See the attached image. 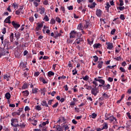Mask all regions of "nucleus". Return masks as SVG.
<instances>
[{
  "instance_id": "nucleus-34",
  "label": "nucleus",
  "mask_w": 131,
  "mask_h": 131,
  "mask_svg": "<svg viewBox=\"0 0 131 131\" xmlns=\"http://www.w3.org/2000/svg\"><path fill=\"white\" fill-rule=\"evenodd\" d=\"M28 88V85L27 84H24L21 87L22 90H26Z\"/></svg>"
},
{
  "instance_id": "nucleus-18",
  "label": "nucleus",
  "mask_w": 131,
  "mask_h": 131,
  "mask_svg": "<svg viewBox=\"0 0 131 131\" xmlns=\"http://www.w3.org/2000/svg\"><path fill=\"white\" fill-rule=\"evenodd\" d=\"M110 88H111V86L110 85V84H107L106 85H104L103 86V90H109V89H110Z\"/></svg>"
},
{
  "instance_id": "nucleus-26",
  "label": "nucleus",
  "mask_w": 131,
  "mask_h": 131,
  "mask_svg": "<svg viewBox=\"0 0 131 131\" xmlns=\"http://www.w3.org/2000/svg\"><path fill=\"white\" fill-rule=\"evenodd\" d=\"M48 75L49 77H51V76H53L55 75V73L53 72L52 71H49L48 73Z\"/></svg>"
},
{
  "instance_id": "nucleus-17",
  "label": "nucleus",
  "mask_w": 131,
  "mask_h": 131,
  "mask_svg": "<svg viewBox=\"0 0 131 131\" xmlns=\"http://www.w3.org/2000/svg\"><path fill=\"white\" fill-rule=\"evenodd\" d=\"M41 104L42 106H45V107H49V104L47 103L46 100H43L41 102Z\"/></svg>"
},
{
  "instance_id": "nucleus-51",
  "label": "nucleus",
  "mask_w": 131,
  "mask_h": 131,
  "mask_svg": "<svg viewBox=\"0 0 131 131\" xmlns=\"http://www.w3.org/2000/svg\"><path fill=\"white\" fill-rule=\"evenodd\" d=\"M26 64L27 63H20V65H21V67L22 68H26L27 66H26Z\"/></svg>"
},
{
  "instance_id": "nucleus-35",
  "label": "nucleus",
  "mask_w": 131,
  "mask_h": 131,
  "mask_svg": "<svg viewBox=\"0 0 131 131\" xmlns=\"http://www.w3.org/2000/svg\"><path fill=\"white\" fill-rule=\"evenodd\" d=\"M10 41H12L14 40V33H11L10 35Z\"/></svg>"
},
{
  "instance_id": "nucleus-10",
  "label": "nucleus",
  "mask_w": 131,
  "mask_h": 131,
  "mask_svg": "<svg viewBox=\"0 0 131 131\" xmlns=\"http://www.w3.org/2000/svg\"><path fill=\"white\" fill-rule=\"evenodd\" d=\"M75 42L77 43V45H79L80 42H83V38H79L76 39Z\"/></svg>"
},
{
  "instance_id": "nucleus-32",
  "label": "nucleus",
  "mask_w": 131,
  "mask_h": 131,
  "mask_svg": "<svg viewBox=\"0 0 131 131\" xmlns=\"http://www.w3.org/2000/svg\"><path fill=\"white\" fill-rule=\"evenodd\" d=\"M102 98L103 99H108V98H109V96H108V94H106V93H104L102 94Z\"/></svg>"
},
{
  "instance_id": "nucleus-15",
  "label": "nucleus",
  "mask_w": 131,
  "mask_h": 131,
  "mask_svg": "<svg viewBox=\"0 0 131 131\" xmlns=\"http://www.w3.org/2000/svg\"><path fill=\"white\" fill-rule=\"evenodd\" d=\"M43 26V24L41 23L40 24L37 25V26L36 28V30H37V31H38V30H39L40 28H42Z\"/></svg>"
},
{
  "instance_id": "nucleus-11",
  "label": "nucleus",
  "mask_w": 131,
  "mask_h": 131,
  "mask_svg": "<svg viewBox=\"0 0 131 131\" xmlns=\"http://www.w3.org/2000/svg\"><path fill=\"white\" fill-rule=\"evenodd\" d=\"M98 64L97 66V68H99V69H101L102 68V67L103 66V64H104V61H99L98 62Z\"/></svg>"
},
{
  "instance_id": "nucleus-46",
  "label": "nucleus",
  "mask_w": 131,
  "mask_h": 131,
  "mask_svg": "<svg viewBox=\"0 0 131 131\" xmlns=\"http://www.w3.org/2000/svg\"><path fill=\"white\" fill-rule=\"evenodd\" d=\"M117 9L118 10H120V11H123V10H124L125 8H124V6L118 7H117Z\"/></svg>"
},
{
  "instance_id": "nucleus-22",
  "label": "nucleus",
  "mask_w": 131,
  "mask_h": 131,
  "mask_svg": "<svg viewBox=\"0 0 131 131\" xmlns=\"http://www.w3.org/2000/svg\"><path fill=\"white\" fill-rule=\"evenodd\" d=\"M40 91H41V95H43V96H45V95H46V92H47V89H46V88H44L42 89H40Z\"/></svg>"
},
{
  "instance_id": "nucleus-9",
  "label": "nucleus",
  "mask_w": 131,
  "mask_h": 131,
  "mask_svg": "<svg viewBox=\"0 0 131 131\" xmlns=\"http://www.w3.org/2000/svg\"><path fill=\"white\" fill-rule=\"evenodd\" d=\"M12 18V16H9L8 17H7L5 20H4V22L5 23H8V24H11V18Z\"/></svg>"
},
{
  "instance_id": "nucleus-21",
  "label": "nucleus",
  "mask_w": 131,
  "mask_h": 131,
  "mask_svg": "<svg viewBox=\"0 0 131 131\" xmlns=\"http://www.w3.org/2000/svg\"><path fill=\"white\" fill-rule=\"evenodd\" d=\"M22 93L25 97H27L29 95V91H28V90H26L25 91H23Z\"/></svg>"
},
{
  "instance_id": "nucleus-54",
  "label": "nucleus",
  "mask_w": 131,
  "mask_h": 131,
  "mask_svg": "<svg viewBox=\"0 0 131 131\" xmlns=\"http://www.w3.org/2000/svg\"><path fill=\"white\" fill-rule=\"evenodd\" d=\"M116 31V29H113L111 32V34H112V35H113L114 34V33H115V32Z\"/></svg>"
},
{
  "instance_id": "nucleus-64",
  "label": "nucleus",
  "mask_w": 131,
  "mask_h": 131,
  "mask_svg": "<svg viewBox=\"0 0 131 131\" xmlns=\"http://www.w3.org/2000/svg\"><path fill=\"white\" fill-rule=\"evenodd\" d=\"M127 116H128V118L129 119H131V115L130 113L129 112L127 113L126 114Z\"/></svg>"
},
{
  "instance_id": "nucleus-53",
  "label": "nucleus",
  "mask_w": 131,
  "mask_h": 131,
  "mask_svg": "<svg viewBox=\"0 0 131 131\" xmlns=\"http://www.w3.org/2000/svg\"><path fill=\"white\" fill-rule=\"evenodd\" d=\"M119 2H120L119 6L120 7H122V6L124 5V4H123V0H119Z\"/></svg>"
},
{
  "instance_id": "nucleus-63",
  "label": "nucleus",
  "mask_w": 131,
  "mask_h": 131,
  "mask_svg": "<svg viewBox=\"0 0 131 131\" xmlns=\"http://www.w3.org/2000/svg\"><path fill=\"white\" fill-rule=\"evenodd\" d=\"M38 75H39V72H35V73L34 74V76H35L36 77L38 76Z\"/></svg>"
},
{
  "instance_id": "nucleus-33",
  "label": "nucleus",
  "mask_w": 131,
  "mask_h": 131,
  "mask_svg": "<svg viewBox=\"0 0 131 131\" xmlns=\"http://www.w3.org/2000/svg\"><path fill=\"white\" fill-rule=\"evenodd\" d=\"M55 23L56 20H55V19L52 18L50 20V24H51V25H54V24H55Z\"/></svg>"
},
{
  "instance_id": "nucleus-38",
  "label": "nucleus",
  "mask_w": 131,
  "mask_h": 131,
  "mask_svg": "<svg viewBox=\"0 0 131 131\" xmlns=\"http://www.w3.org/2000/svg\"><path fill=\"white\" fill-rule=\"evenodd\" d=\"M38 89L37 88H34L32 89V94H36Z\"/></svg>"
},
{
  "instance_id": "nucleus-8",
  "label": "nucleus",
  "mask_w": 131,
  "mask_h": 131,
  "mask_svg": "<svg viewBox=\"0 0 131 131\" xmlns=\"http://www.w3.org/2000/svg\"><path fill=\"white\" fill-rule=\"evenodd\" d=\"M106 45L107 46V50H112V49H113V43L108 42L106 43Z\"/></svg>"
},
{
  "instance_id": "nucleus-23",
  "label": "nucleus",
  "mask_w": 131,
  "mask_h": 131,
  "mask_svg": "<svg viewBox=\"0 0 131 131\" xmlns=\"http://www.w3.org/2000/svg\"><path fill=\"white\" fill-rule=\"evenodd\" d=\"M96 6H97V4H96L95 2H94L92 3V4L91 5V6H90V5H89L88 7L89 8H90V9H94V8H95V7H96Z\"/></svg>"
},
{
  "instance_id": "nucleus-16",
  "label": "nucleus",
  "mask_w": 131,
  "mask_h": 131,
  "mask_svg": "<svg viewBox=\"0 0 131 131\" xmlns=\"http://www.w3.org/2000/svg\"><path fill=\"white\" fill-rule=\"evenodd\" d=\"M110 115H111V114L110 113H106L105 114V120H109V118H110Z\"/></svg>"
},
{
  "instance_id": "nucleus-47",
  "label": "nucleus",
  "mask_w": 131,
  "mask_h": 131,
  "mask_svg": "<svg viewBox=\"0 0 131 131\" xmlns=\"http://www.w3.org/2000/svg\"><path fill=\"white\" fill-rule=\"evenodd\" d=\"M61 33H57V34H55L54 38H55V39H57V38H58V37H59V36H61Z\"/></svg>"
},
{
  "instance_id": "nucleus-57",
  "label": "nucleus",
  "mask_w": 131,
  "mask_h": 131,
  "mask_svg": "<svg viewBox=\"0 0 131 131\" xmlns=\"http://www.w3.org/2000/svg\"><path fill=\"white\" fill-rule=\"evenodd\" d=\"M43 4L45 6H47V5H49V1L48 0H45V1H43Z\"/></svg>"
},
{
  "instance_id": "nucleus-45",
  "label": "nucleus",
  "mask_w": 131,
  "mask_h": 131,
  "mask_svg": "<svg viewBox=\"0 0 131 131\" xmlns=\"http://www.w3.org/2000/svg\"><path fill=\"white\" fill-rule=\"evenodd\" d=\"M93 58H94V62H98V60H99V57H98L97 55L94 56Z\"/></svg>"
},
{
  "instance_id": "nucleus-5",
  "label": "nucleus",
  "mask_w": 131,
  "mask_h": 131,
  "mask_svg": "<svg viewBox=\"0 0 131 131\" xmlns=\"http://www.w3.org/2000/svg\"><path fill=\"white\" fill-rule=\"evenodd\" d=\"M94 80H95V81H99V82H100V83H101V84L104 85H105V80L102 79H97V78H95Z\"/></svg>"
},
{
  "instance_id": "nucleus-44",
  "label": "nucleus",
  "mask_w": 131,
  "mask_h": 131,
  "mask_svg": "<svg viewBox=\"0 0 131 131\" xmlns=\"http://www.w3.org/2000/svg\"><path fill=\"white\" fill-rule=\"evenodd\" d=\"M44 20H45V21H46V22H48V21L50 20V18H49V17L48 16V15H45V16L44 17Z\"/></svg>"
},
{
  "instance_id": "nucleus-4",
  "label": "nucleus",
  "mask_w": 131,
  "mask_h": 131,
  "mask_svg": "<svg viewBox=\"0 0 131 131\" xmlns=\"http://www.w3.org/2000/svg\"><path fill=\"white\" fill-rule=\"evenodd\" d=\"M77 34V32L74 31H72L71 32V33H70V38H75V35H76Z\"/></svg>"
},
{
  "instance_id": "nucleus-58",
  "label": "nucleus",
  "mask_w": 131,
  "mask_h": 131,
  "mask_svg": "<svg viewBox=\"0 0 131 131\" xmlns=\"http://www.w3.org/2000/svg\"><path fill=\"white\" fill-rule=\"evenodd\" d=\"M6 32H7V30H6V28H3V29L2 30V33L3 34H6Z\"/></svg>"
},
{
  "instance_id": "nucleus-29",
  "label": "nucleus",
  "mask_w": 131,
  "mask_h": 131,
  "mask_svg": "<svg viewBox=\"0 0 131 131\" xmlns=\"http://www.w3.org/2000/svg\"><path fill=\"white\" fill-rule=\"evenodd\" d=\"M4 79H6L7 81H9L10 80L9 79V77H10V76H8V74H5L3 76Z\"/></svg>"
},
{
  "instance_id": "nucleus-2",
  "label": "nucleus",
  "mask_w": 131,
  "mask_h": 131,
  "mask_svg": "<svg viewBox=\"0 0 131 131\" xmlns=\"http://www.w3.org/2000/svg\"><path fill=\"white\" fill-rule=\"evenodd\" d=\"M91 94L95 96H97L99 94V89L95 87L93 88L91 90Z\"/></svg>"
},
{
  "instance_id": "nucleus-50",
  "label": "nucleus",
  "mask_w": 131,
  "mask_h": 131,
  "mask_svg": "<svg viewBox=\"0 0 131 131\" xmlns=\"http://www.w3.org/2000/svg\"><path fill=\"white\" fill-rule=\"evenodd\" d=\"M19 126H20V127H21L22 128H24V127H25V124H24V123H19V124H18V127Z\"/></svg>"
},
{
  "instance_id": "nucleus-39",
  "label": "nucleus",
  "mask_w": 131,
  "mask_h": 131,
  "mask_svg": "<svg viewBox=\"0 0 131 131\" xmlns=\"http://www.w3.org/2000/svg\"><path fill=\"white\" fill-rule=\"evenodd\" d=\"M35 109L37 111H40V110H41V107H40V106H39V105H36L35 106Z\"/></svg>"
},
{
  "instance_id": "nucleus-7",
  "label": "nucleus",
  "mask_w": 131,
  "mask_h": 131,
  "mask_svg": "<svg viewBox=\"0 0 131 131\" xmlns=\"http://www.w3.org/2000/svg\"><path fill=\"white\" fill-rule=\"evenodd\" d=\"M12 25L14 27V28H19L20 27V25L19 24H18L17 23H15V21H12L11 22Z\"/></svg>"
},
{
  "instance_id": "nucleus-37",
  "label": "nucleus",
  "mask_w": 131,
  "mask_h": 131,
  "mask_svg": "<svg viewBox=\"0 0 131 131\" xmlns=\"http://www.w3.org/2000/svg\"><path fill=\"white\" fill-rule=\"evenodd\" d=\"M89 78H90V77H89V76L88 75H86L85 76V77H82V79H83V80H85V81L89 80Z\"/></svg>"
},
{
  "instance_id": "nucleus-30",
  "label": "nucleus",
  "mask_w": 131,
  "mask_h": 131,
  "mask_svg": "<svg viewBox=\"0 0 131 131\" xmlns=\"http://www.w3.org/2000/svg\"><path fill=\"white\" fill-rule=\"evenodd\" d=\"M100 46H101V44H100V43H95L93 45V48L94 49H98L99 48V47H100Z\"/></svg>"
},
{
  "instance_id": "nucleus-40",
  "label": "nucleus",
  "mask_w": 131,
  "mask_h": 131,
  "mask_svg": "<svg viewBox=\"0 0 131 131\" xmlns=\"http://www.w3.org/2000/svg\"><path fill=\"white\" fill-rule=\"evenodd\" d=\"M92 118L95 119L97 117V114L93 113L91 116Z\"/></svg>"
},
{
  "instance_id": "nucleus-56",
  "label": "nucleus",
  "mask_w": 131,
  "mask_h": 131,
  "mask_svg": "<svg viewBox=\"0 0 131 131\" xmlns=\"http://www.w3.org/2000/svg\"><path fill=\"white\" fill-rule=\"evenodd\" d=\"M75 105V102L74 101H72L70 103V106L72 108H73V106Z\"/></svg>"
},
{
  "instance_id": "nucleus-28",
  "label": "nucleus",
  "mask_w": 131,
  "mask_h": 131,
  "mask_svg": "<svg viewBox=\"0 0 131 131\" xmlns=\"http://www.w3.org/2000/svg\"><path fill=\"white\" fill-rule=\"evenodd\" d=\"M56 129L58 131H63V126H61L60 125L56 127Z\"/></svg>"
},
{
  "instance_id": "nucleus-1",
  "label": "nucleus",
  "mask_w": 131,
  "mask_h": 131,
  "mask_svg": "<svg viewBox=\"0 0 131 131\" xmlns=\"http://www.w3.org/2000/svg\"><path fill=\"white\" fill-rule=\"evenodd\" d=\"M11 125L13 127H19V122L18 121V119L12 118L11 119Z\"/></svg>"
},
{
  "instance_id": "nucleus-41",
  "label": "nucleus",
  "mask_w": 131,
  "mask_h": 131,
  "mask_svg": "<svg viewBox=\"0 0 131 131\" xmlns=\"http://www.w3.org/2000/svg\"><path fill=\"white\" fill-rule=\"evenodd\" d=\"M14 35L17 40L19 39V38H20V34H19L18 33H15Z\"/></svg>"
},
{
  "instance_id": "nucleus-19",
  "label": "nucleus",
  "mask_w": 131,
  "mask_h": 131,
  "mask_svg": "<svg viewBox=\"0 0 131 131\" xmlns=\"http://www.w3.org/2000/svg\"><path fill=\"white\" fill-rule=\"evenodd\" d=\"M39 10H40V14H41V15H42V14L45 13L46 9L44 7H41V8H39Z\"/></svg>"
},
{
  "instance_id": "nucleus-12",
  "label": "nucleus",
  "mask_w": 131,
  "mask_h": 131,
  "mask_svg": "<svg viewBox=\"0 0 131 131\" xmlns=\"http://www.w3.org/2000/svg\"><path fill=\"white\" fill-rule=\"evenodd\" d=\"M62 126V127L64 128V131H66L68 129H69V124H66L65 123H62L61 124Z\"/></svg>"
},
{
  "instance_id": "nucleus-27",
  "label": "nucleus",
  "mask_w": 131,
  "mask_h": 131,
  "mask_svg": "<svg viewBox=\"0 0 131 131\" xmlns=\"http://www.w3.org/2000/svg\"><path fill=\"white\" fill-rule=\"evenodd\" d=\"M24 9V5L20 6V8L18 9V11H20L21 14H24V11H23V9Z\"/></svg>"
},
{
  "instance_id": "nucleus-52",
  "label": "nucleus",
  "mask_w": 131,
  "mask_h": 131,
  "mask_svg": "<svg viewBox=\"0 0 131 131\" xmlns=\"http://www.w3.org/2000/svg\"><path fill=\"white\" fill-rule=\"evenodd\" d=\"M108 128V124H106L105 125L103 126V127L101 128V129H107Z\"/></svg>"
},
{
  "instance_id": "nucleus-60",
  "label": "nucleus",
  "mask_w": 131,
  "mask_h": 131,
  "mask_svg": "<svg viewBox=\"0 0 131 131\" xmlns=\"http://www.w3.org/2000/svg\"><path fill=\"white\" fill-rule=\"evenodd\" d=\"M126 124L127 125H128V126H130V125H131V120L128 121L127 122V123H126Z\"/></svg>"
},
{
  "instance_id": "nucleus-14",
  "label": "nucleus",
  "mask_w": 131,
  "mask_h": 131,
  "mask_svg": "<svg viewBox=\"0 0 131 131\" xmlns=\"http://www.w3.org/2000/svg\"><path fill=\"white\" fill-rule=\"evenodd\" d=\"M85 25L84 26V28L87 29L89 28V26H90V20H85Z\"/></svg>"
},
{
  "instance_id": "nucleus-61",
  "label": "nucleus",
  "mask_w": 131,
  "mask_h": 131,
  "mask_svg": "<svg viewBox=\"0 0 131 131\" xmlns=\"http://www.w3.org/2000/svg\"><path fill=\"white\" fill-rule=\"evenodd\" d=\"M119 70L121 71V72H125V69L122 67H120Z\"/></svg>"
},
{
  "instance_id": "nucleus-43",
  "label": "nucleus",
  "mask_w": 131,
  "mask_h": 131,
  "mask_svg": "<svg viewBox=\"0 0 131 131\" xmlns=\"http://www.w3.org/2000/svg\"><path fill=\"white\" fill-rule=\"evenodd\" d=\"M55 20L56 22H58V23H61V18L59 17H56L55 18Z\"/></svg>"
},
{
  "instance_id": "nucleus-20",
  "label": "nucleus",
  "mask_w": 131,
  "mask_h": 131,
  "mask_svg": "<svg viewBox=\"0 0 131 131\" xmlns=\"http://www.w3.org/2000/svg\"><path fill=\"white\" fill-rule=\"evenodd\" d=\"M5 98L7 99V100H10L11 99V94L10 93L8 92L5 94Z\"/></svg>"
},
{
  "instance_id": "nucleus-55",
  "label": "nucleus",
  "mask_w": 131,
  "mask_h": 131,
  "mask_svg": "<svg viewBox=\"0 0 131 131\" xmlns=\"http://www.w3.org/2000/svg\"><path fill=\"white\" fill-rule=\"evenodd\" d=\"M58 105H59V102H56L55 103V104H54L52 107L53 108H57V107H58Z\"/></svg>"
},
{
  "instance_id": "nucleus-6",
  "label": "nucleus",
  "mask_w": 131,
  "mask_h": 131,
  "mask_svg": "<svg viewBox=\"0 0 131 131\" xmlns=\"http://www.w3.org/2000/svg\"><path fill=\"white\" fill-rule=\"evenodd\" d=\"M102 10L97 9L96 11V15L97 17H101V16H102Z\"/></svg>"
},
{
  "instance_id": "nucleus-49",
  "label": "nucleus",
  "mask_w": 131,
  "mask_h": 131,
  "mask_svg": "<svg viewBox=\"0 0 131 131\" xmlns=\"http://www.w3.org/2000/svg\"><path fill=\"white\" fill-rule=\"evenodd\" d=\"M66 78V76L62 75V76H59L58 77V79L60 80V79H65Z\"/></svg>"
},
{
  "instance_id": "nucleus-36",
  "label": "nucleus",
  "mask_w": 131,
  "mask_h": 131,
  "mask_svg": "<svg viewBox=\"0 0 131 131\" xmlns=\"http://www.w3.org/2000/svg\"><path fill=\"white\" fill-rule=\"evenodd\" d=\"M20 113L18 112H13L12 113V116H16V115H20Z\"/></svg>"
},
{
  "instance_id": "nucleus-24",
  "label": "nucleus",
  "mask_w": 131,
  "mask_h": 131,
  "mask_svg": "<svg viewBox=\"0 0 131 131\" xmlns=\"http://www.w3.org/2000/svg\"><path fill=\"white\" fill-rule=\"evenodd\" d=\"M39 79L40 81H41L44 84L48 83V81H46V80L45 79V78H43V77H40Z\"/></svg>"
},
{
  "instance_id": "nucleus-31",
  "label": "nucleus",
  "mask_w": 131,
  "mask_h": 131,
  "mask_svg": "<svg viewBox=\"0 0 131 131\" xmlns=\"http://www.w3.org/2000/svg\"><path fill=\"white\" fill-rule=\"evenodd\" d=\"M12 7H13L14 9H18V4L16 3V2H14L12 4Z\"/></svg>"
},
{
  "instance_id": "nucleus-48",
  "label": "nucleus",
  "mask_w": 131,
  "mask_h": 131,
  "mask_svg": "<svg viewBox=\"0 0 131 131\" xmlns=\"http://www.w3.org/2000/svg\"><path fill=\"white\" fill-rule=\"evenodd\" d=\"M92 83H93V84H95V85H93V88H97V86H98V83L96 81H94L93 82H92Z\"/></svg>"
},
{
  "instance_id": "nucleus-62",
  "label": "nucleus",
  "mask_w": 131,
  "mask_h": 131,
  "mask_svg": "<svg viewBox=\"0 0 131 131\" xmlns=\"http://www.w3.org/2000/svg\"><path fill=\"white\" fill-rule=\"evenodd\" d=\"M53 102H54V100L53 99H51V100H49L48 104L49 105H50V106H51L52 103H53Z\"/></svg>"
},
{
  "instance_id": "nucleus-59",
  "label": "nucleus",
  "mask_w": 131,
  "mask_h": 131,
  "mask_svg": "<svg viewBox=\"0 0 131 131\" xmlns=\"http://www.w3.org/2000/svg\"><path fill=\"white\" fill-rule=\"evenodd\" d=\"M115 60H116L117 61H120L121 60V57H115L114 58Z\"/></svg>"
},
{
  "instance_id": "nucleus-42",
  "label": "nucleus",
  "mask_w": 131,
  "mask_h": 131,
  "mask_svg": "<svg viewBox=\"0 0 131 131\" xmlns=\"http://www.w3.org/2000/svg\"><path fill=\"white\" fill-rule=\"evenodd\" d=\"M120 19H121V20H123V21H124V20H125V17H124V15L121 14L120 16Z\"/></svg>"
},
{
  "instance_id": "nucleus-3",
  "label": "nucleus",
  "mask_w": 131,
  "mask_h": 131,
  "mask_svg": "<svg viewBox=\"0 0 131 131\" xmlns=\"http://www.w3.org/2000/svg\"><path fill=\"white\" fill-rule=\"evenodd\" d=\"M2 56H6V51L4 48L0 47V58H2Z\"/></svg>"
},
{
  "instance_id": "nucleus-13",
  "label": "nucleus",
  "mask_w": 131,
  "mask_h": 131,
  "mask_svg": "<svg viewBox=\"0 0 131 131\" xmlns=\"http://www.w3.org/2000/svg\"><path fill=\"white\" fill-rule=\"evenodd\" d=\"M108 120H110L111 122H113V121H114V120L115 121H117V119H116V118L114 117V116H110Z\"/></svg>"
},
{
  "instance_id": "nucleus-25",
  "label": "nucleus",
  "mask_w": 131,
  "mask_h": 131,
  "mask_svg": "<svg viewBox=\"0 0 131 131\" xmlns=\"http://www.w3.org/2000/svg\"><path fill=\"white\" fill-rule=\"evenodd\" d=\"M77 29L79 30H83V26H82V24H80L78 25Z\"/></svg>"
}]
</instances>
